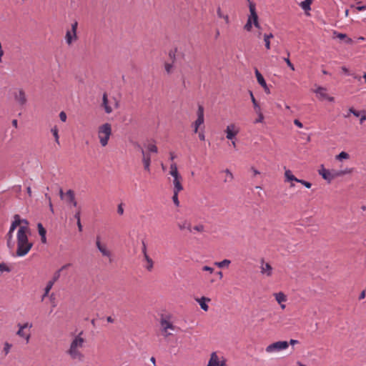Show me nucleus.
I'll return each instance as SVG.
<instances>
[{
  "mask_svg": "<svg viewBox=\"0 0 366 366\" xmlns=\"http://www.w3.org/2000/svg\"><path fill=\"white\" fill-rule=\"evenodd\" d=\"M86 343V339L83 331L79 332L78 334H72L69 346L66 353L72 360L82 362L85 359L83 350Z\"/></svg>",
  "mask_w": 366,
  "mask_h": 366,
  "instance_id": "f257e3e1",
  "label": "nucleus"
},
{
  "mask_svg": "<svg viewBox=\"0 0 366 366\" xmlns=\"http://www.w3.org/2000/svg\"><path fill=\"white\" fill-rule=\"evenodd\" d=\"M30 229L28 226L22 225L19 227L16 233V256L24 257L27 254L33 247V243L29 241L28 235Z\"/></svg>",
  "mask_w": 366,
  "mask_h": 366,
  "instance_id": "f03ea898",
  "label": "nucleus"
},
{
  "mask_svg": "<svg viewBox=\"0 0 366 366\" xmlns=\"http://www.w3.org/2000/svg\"><path fill=\"white\" fill-rule=\"evenodd\" d=\"M352 172V169H345L344 170H332L325 169L323 165L319 169L318 173L322 177L327 181L329 183L331 182L334 179L341 177Z\"/></svg>",
  "mask_w": 366,
  "mask_h": 366,
  "instance_id": "7ed1b4c3",
  "label": "nucleus"
},
{
  "mask_svg": "<svg viewBox=\"0 0 366 366\" xmlns=\"http://www.w3.org/2000/svg\"><path fill=\"white\" fill-rule=\"evenodd\" d=\"M97 134L101 146L103 147H106L112 135V125L109 123L100 125L98 127Z\"/></svg>",
  "mask_w": 366,
  "mask_h": 366,
  "instance_id": "20e7f679",
  "label": "nucleus"
},
{
  "mask_svg": "<svg viewBox=\"0 0 366 366\" xmlns=\"http://www.w3.org/2000/svg\"><path fill=\"white\" fill-rule=\"evenodd\" d=\"M249 7L250 15L249 16L247 21L244 25V29H246L247 31H250L252 30V24H254V26L256 28L260 29V25L258 21V16L256 12L255 5L253 3L249 2Z\"/></svg>",
  "mask_w": 366,
  "mask_h": 366,
  "instance_id": "39448f33",
  "label": "nucleus"
},
{
  "mask_svg": "<svg viewBox=\"0 0 366 366\" xmlns=\"http://www.w3.org/2000/svg\"><path fill=\"white\" fill-rule=\"evenodd\" d=\"M119 106V100L116 97H113L109 99L107 93L103 94L102 107L104 108V112L107 114H111L113 110L114 109H117Z\"/></svg>",
  "mask_w": 366,
  "mask_h": 366,
  "instance_id": "423d86ee",
  "label": "nucleus"
},
{
  "mask_svg": "<svg viewBox=\"0 0 366 366\" xmlns=\"http://www.w3.org/2000/svg\"><path fill=\"white\" fill-rule=\"evenodd\" d=\"M289 347V343L287 341H277L267 345L265 351L268 354H273L280 351L287 350Z\"/></svg>",
  "mask_w": 366,
  "mask_h": 366,
  "instance_id": "0eeeda50",
  "label": "nucleus"
},
{
  "mask_svg": "<svg viewBox=\"0 0 366 366\" xmlns=\"http://www.w3.org/2000/svg\"><path fill=\"white\" fill-rule=\"evenodd\" d=\"M78 27V22L74 21L71 24V29L67 30L65 35V41L67 45H71L74 41L78 39L76 31Z\"/></svg>",
  "mask_w": 366,
  "mask_h": 366,
  "instance_id": "6e6552de",
  "label": "nucleus"
},
{
  "mask_svg": "<svg viewBox=\"0 0 366 366\" xmlns=\"http://www.w3.org/2000/svg\"><path fill=\"white\" fill-rule=\"evenodd\" d=\"M96 246L98 248L99 251L101 252L102 256L107 257L110 262H112V252L108 248L107 245L104 243L101 242L99 237L97 238L96 240Z\"/></svg>",
  "mask_w": 366,
  "mask_h": 366,
  "instance_id": "1a4fd4ad",
  "label": "nucleus"
},
{
  "mask_svg": "<svg viewBox=\"0 0 366 366\" xmlns=\"http://www.w3.org/2000/svg\"><path fill=\"white\" fill-rule=\"evenodd\" d=\"M17 326L19 327V330L16 332V335L19 337L25 339L26 343H28L29 342V340H30L31 335H30L29 332H25V329H26V328H29V329L31 328L32 327V324L29 323V322H25L23 325L18 324Z\"/></svg>",
  "mask_w": 366,
  "mask_h": 366,
  "instance_id": "9d476101",
  "label": "nucleus"
},
{
  "mask_svg": "<svg viewBox=\"0 0 366 366\" xmlns=\"http://www.w3.org/2000/svg\"><path fill=\"white\" fill-rule=\"evenodd\" d=\"M239 127L234 123L229 124L227 126L224 132L226 134V138L229 140L235 139L236 136L239 132Z\"/></svg>",
  "mask_w": 366,
  "mask_h": 366,
  "instance_id": "9b49d317",
  "label": "nucleus"
},
{
  "mask_svg": "<svg viewBox=\"0 0 366 366\" xmlns=\"http://www.w3.org/2000/svg\"><path fill=\"white\" fill-rule=\"evenodd\" d=\"M13 96H14L15 102L18 104H19L21 106H24L26 104V103L27 102V99H26V93L23 89L19 88V89H15L13 92Z\"/></svg>",
  "mask_w": 366,
  "mask_h": 366,
  "instance_id": "f8f14e48",
  "label": "nucleus"
},
{
  "mask_svg": "<svg viewBox=\"0 0 366 366\" xmlns=\"http://www.w3.org/2000/svg\"><path fill=\"white\" fill-rule=\"evenodd\" d=\"M207 366H227L226 360L223 357H219L216 352H212Z\"/></svg>",
  "mask_w": 366,
  "mask_h": 366,
  "instance_id": "ddd939ff",
  "label": "nucleus"
},
{
  "mask_svg": "<svg viewBox=\"0 0 366 366\" xmlns=\"http://www.w3.org/2000/svg\"><path fill=\"white\" fill-rule=\"evenodd\" d=\"M197 119L193 124L194 132L197 133L199 127L204 124V107L202 105H199L198 110L197 112Z\"/></svg>",
  "mask_w": 366,
  "mask_h": 366,
  "instance_id": "4468645a",
  "label": "nucleus"
},
{
  "mask_svg": "<svg viewBox=\"0 0 366 366\" xmlns=\"http://www.w3.org/2000/svg\"><path fill=\"white\" fill-rule=\"evenodd\" d=\"M161 329L164 337H168L172 335L169 330L174 331L175 326L169 320L162 319L160 322Z\"/></svg>",
  "mask_w": 366,
  "mask_h": 366,
  "instance_id": "2eb2a0df",
  "label": "nucleus"
},
{
  "mask_svg": "<svg viewBox=\"0 0 366 366\" xmlns=\"http://www.w3.org/2000/svg\"><path fill=\"white\" fill-rule=\"evenodd\" d=\"M313 92L317 95L318 98L320 100L327 99L329 102H334L335 99L332 97H330L327 93V89L325 87L322 86H317L315 89L313 90Z\"/></svg>",
  "mask_w": 366,
  "mask_h": 366,
  "instance_id": "dca6fc26",
  "label": "nucleus"
},
{
  "mask_svg": "<svg viewBox=\"0 0 366 366\" xmlns=\"http://www.w3.org/2000/svg\"><path fill=\"white\" fill-rule=\"evenodd\" d=\"M259 268L260 272L262 275H264L267 277H269L272 275L273 268L272 265L268 262H265L263 259H261Z\"/></svg>",
  "mask_w": 366,
  "mask_h": 366,
  "instance_id": "f3484780",
  "label": "nucleus"
},
{
  "mask_svg": "<svg viewBox=\"0 0 366 366\" xmlns=\"http://www.w3.org/2000/svg\"><path fill=\"white\" fill-rule=\"evenodd\" d=\"M172 177V183L173 184V189L176 190H183L184 187L182 185L183 178L182 175L179 173L174 174L171 175Z\"/></svg>",
  "mask_w": 366,
  "mask_h": 366,
  "instance_id": "a211bd4d",
  "label": "nucleus"
},
{
  "mask_svg": "<svg viewBox=\"0 0 366 366\" xmlns=\"http://www.w3.org/2000/svg\"><path fill=\"white\" fill-rule=\"evenodd\" d=\"M142 154V162L144 164V168L146 171L150 172V164H151V157L150 154L144 151L143 149H141Z\"/></svg>",
  "mask_w": 366,
  "mask_h": 366,
  "instance_id": "6ab92c4d",
  "label": "nucleus"
},
{
  "mask_svg": "<svg viewBox=\"0 0 366 366\" xmlns=\"http://www.w3.org/2000/svg\"><path fill=\"white\" fill-rule=\"evenodd\" d=\"M14 220L12 222L10 229L11 231H14L15 229L19 226L26 225L28 226V222L26 219H21L19 214H15Z\"/></svg>",
  "mask_w": 366,
  "mask_h": 366,
  "instance_id": "aec40b11",
  "label": "nucleus"
},
{
  "mask_svg": "<svg viewBox=\"0 0 366 366\" xmlns=\"http://www.w3.org/2000/svg\"><path fill=\"white\" fill-rule=\"evenodd\" d=\"M274 297L275 298V300L278 302V304L280 305V307L284 310L286 307V305L283 304L284 302H287V297L285 293L282 292H279L277 293H274Z\"/></svg>",
  "mask_w": 366,
  "mask_h": 366,
  "instance_id": "412c9836",
  "label": "nucleus"
},
{
  "mask_svg": "<svg viewBox=\"0 0 366 366\" xmlns=\"http://www.w3.org/2000/svg\"><path fill=\"white\" fill-rule=\"evenodd\" d=\"M66 201L71 203L74 207H76L77 202L75 199V194L73 190L69 189L65 193Z\"/></svg>",
  "mask_w": 366,
  "mask_h": 366,
  "instance_id": "4be33fe9",
  "label": "nucleus"
},
{
  "mask_svg": "<svg viewBox=\"0 0 366 366\" xmlns=\"http://www.w3.org/2000/svg\"><path fill=\"white\" fill-rule=\"evenodd\" d=\"M210 300H211L209 298L205 297L196 299V301L199 303L201 308L205 312L208 311L209 310V306L207 305V302H210Z\"/></svg>",
  "mask_w": 366,
  "mask_h": 366,
  "instance_id": "5701e85b",
  "label": "nucleus"
},
{
  "mask_svg": "<svg viewBox=\"0 0 366 366\" xmlns=\"http://www.w3.org/2000/svg\"><path fill=\"white\" fill-rule=\"evenodd\" d=\"M177 225L179 229L181 231L187 229L190 232H192L191 225L186 219H182V220L178 222L177 223Z\"/></svg>",
  "mask_w": 366,
  "mask_h": 366,
  "instance_id": "b1692460",
  "label": "nucleus"
},
{
  "mask_svg": "<svg viewBox=\"0 0 366 366\" xmlns=\"http://www.w3.org/2000/svg\"><path fill=\"white\" fill-rule=\"evenodd\" d=\"M13 232L14 231H11V229H9V231L6 236L7 247L10 249H13L15 246V242L13 240Z\"/></svg>",
  "mask_w": 366,
  "mask_h": 366,
  "instance_id": "393cba45",
  "label": "nucleus"
},
{
  "mask_svg": "<svg viewBox=\"0 0 366 366\" xmlns=\"http://www.w3.org/2000/svg\"><path fill=\"white\" fill-rule=\"evenodd\" d=\"M54 284V281H49L44 288V292L41 297V301L43 302L44 299L49 296V292L51 290L53 285Z\"/></svg>",
  "mask_w": 366,
  "mask_h": 366,
  "instance_id": "a878e982",
  "label": "nucleus"
},
{
  "mask_svg": "<svg viewBox=\"0 0 366 366\" xmlns=\"http://www.w3.org/2000/svg\"><path fill=\"white\" fill-rule=\"evenodd\" d=\"M274 37L273 34L272 33L269 34H264L263 35V40L264 42L265 48L269 50L271 48L270 45V39Z\"/></svg>",
  "mask_w": 366,
  "mask_h": 366,
  "instance_id": "bb28decb",
  "label": "nucleus"
},
{
  "mask_svg": "<svg viewBox=\"0 0 366 366\" xmlns=\"http://www.w3.org/2000/svg\"><path fill=\"white\" fill-rule=\"evenodd\" d=\"M285 181L287 182H298L299 179H297L295 175L292 174V172L290 169H287L285 172Z\"/></svg>",
  "mask_w": 366,
  "mask_h": 366,
  "instance_id": "cd10ccee",
  "label": "nucleus"
},
{
  "mask_svg": "<svg viewBox=\"0 0 366 366\" xmlns=\"http://www.w3.org/2000/svg\"><path fill=\"white\" fill-rule=\"evenodd\" d=\"M249 95L251 97L254 112H259V111L262 110L259 104L257 102L256 99L254 98L252 92L249 91Z\"/></svg>",
  "mask_w": 366,
  "mask_h": 366,
  "instance_id": "c85d7f7f",
  "label": "nucleus"
},
{
  "mask_svg": "<svg viewBox=\"0 0 366 366\" xmlns=\"http://www.w3.org/2000/svg\"><path fill=\"white\" fill-rule=\"evenodd\" d=\"M164 70L167 74H171L174 72V61L169 63V62H165L164 64Z\"/></svg>",
  "mask_w": 366,
  "mask_h": 366,
  "instance_id": "c756f323",
  "label": "nucleus"
},
{
  "mask_svg": "<svg viewBox=\"0 0 366 366\" xmlns=\"http://www.w3.org/2000/svg\"><path fill=\"white\" fill-rule=\"evenodd\" d=\"M71 266V264L70 263H68V264H66L64 265H63L55 274H54V279L51 280V281H54V282L59 278L60 277V273L61 272H62L64 269H66V268H68L69 267Z\"/></svg>",
  "mask_w": 366,
  "mask_h": 366,
  "instance_id": "7c9ffc66",
  "label": "nucleus"
},
{
  "mask_svg": "<svg viewBox=\"0 0 366 366\" xmlns=\"http://www.w3.org/2000/svg\"><path fill=\"white\" fill-rule=\"evenodd\" d=\"M255 76L257 77V82L261 86H265L266 81L264 80L263 76L261 74V73L257 69H255Z\"/></svg>",
  "mask_w": 366,
  "mask_h": 366,
  "instance_id": "2f4dec72",
  "label": "nucleus"
},
{
  "mask_svg": "<svg viewBox=\"0 0 366 366\" xmlns=\"http://www.w3.org/2000/svg\"><path fill=\"white\" fill-rule=\"evenodd\" d=\"M148 153H157L158 152V148L154 143H149L146 146Z\"/></svg>",
  "mask_w": 366,
  "mask_h": 366,
  "instance_id": "473e14b6",
  "label": "nucleus"
},
{
  "mask_svg": "<svg viewBox=\"0 0 366 366\" xmlns=\"http://www.w3.org/2000/svg\"><path fill=\"white\" fill-rule=\"evenodd\" d=\"M182 190H176V189H173V197H172V201L174 202V204L177 206V207H179V199H178V194L180 192H182Z\"/></svg>",
  "mask_w": 366,
  "mask_h": 366,
  "instance_id": "72a5a7b5",
  "label": "nucleus"
},
{
  "mask_svg": "<svg viewBox=\"0 0 366 366\" xmlns=\"http://www.w3.org/2000/svg\"><path fill=\"white\" fill-rule=\"evenodd\" d=\"M217 14L219 18L223 19L227 24H229V19L228 15L223 14L220 8L217 9Z\"/></svg>",
  "mask_w": 366,
  "mask_h": 366,
  "instance_id": "f704fd0d",
  "label": "nucleus"
},
{
  "mask_svg": "<svg viewBox=\"0 0 366 366\" xmlns=\"http://www.w3.org/2000/svg\"><path fill=\"white\" fill-rule=\"evenodd\" d=\"M312 4V0H305L300 3V6L305 11L310 10V5Z\"/></svg>",
  "mask_w": 366,
  "mask_h": 366,
  "instance_id": "c9c22d12",
  "label": "nucleus"
},
{
  "mask_svg": "<svg viewBox=\"0 0 366 366\" xmlns=\"http://www.w3.org/2000/svg\"><path fill=\"white\" fill-rule=\"evenodd\" d=\"M231 263V261L229 259H224L222 262H216L214 264L217 266L219 268H222L224 267H228Z\"/></svg>",
  "mask_w": 366,
  "mask_h": 366,
  "instance_id": "e433bc0d",
  "label": "nucleus"
},
{
  "mask_svg": "<svg viewBox=\"0 0 366 366\" xmlns=\"http://www.w3.org/2000/svg\"><path fill=\"white\" fill-rule=\"evenodd\" d=\"M51 133H52V134H53V136H54V139H55V142H56L58 144H59V129H58L57 127H56V126H55V127H54L53 128H51Z\"/></svg>",
  "mask_w": 366,
  "mask_h": 366,
  "instance_id": "4c0bfd02",
  "label": "nucleus"
},
{
  "mask_svg": "<svg viewBox=\"0 0 366 366\" xmlns=\"http://www.w3.org/2000/svg\"><path fill=\"white\" fill-rule=\"evenodd\" d=\"M350 158V155L346 152H341L338 155L335 157V159L339 161H342L343 159H347Z\"/></svg>",
  "mask_w": 366,
  "mask_h": 366,
  "instance_id": "58836bf2",
  "label": "nucleus"
},
{
  "mask_svg": "<svg viewBox=\"0 0 366 366\" xmlns=\"http://www.w3.org/2000/svg\"><path fill=\"white\" fill-rule=\"evenodd\" d=\"M349 112L350 114H352L354 116H355L357 117H360L362 114H366L365 110L357 111V110H355L353 107H351L349 109Z\"/></svg>",
  "mask_w": 366,
  "mask_h": 366,
  "instance_id": "ea45409f",
  "label": "nucleus"
},
{
  "mask_svg": "<svg viewBox=\"0 0 366 366\" xmlns=\"http://www.w3.org/2000/svg\"><path fill=\"white\" fill-rule=\"evenodd\" d=\"M192 232H197L202 233L204 232V226L202 224H197L192 228Z\"/></svg>",
  "mask_w": 366,
  "mask_h": 366,
  "instance_id": "a19ab883",
  "label": "nucleus"
},
{
  "mask_svg": "<svg viewBox=\"0 0 366 366\" xmlns=\"http://www.w3.org/2000/svg\"><path fill=\"white\" fill-rule=\"evenodd\" d=\"M169 173L170 175L179 173V171H178V169H177V164L175 162H172L170 164L169 172Z\"/></svg>",
  "mask_w": 366,
  "mask_h": 366,
  "instance_id": "79ce46f5",
  "label": "nucleus"
},
{
  "mask_svg": "<svg viewBox=\"0 0 366 366\" xmlns=\"http://www.w3.org/2000/svg\"><path fill=\"white\" fill-rule=\"evenodd\" d=\"M224 172L226 173V177L224 179L225 182H230L232 181L234 177L232 173L228 169H225Z\"/></svg>",
  "mask_w": 366,
  "mask_h": 366,
  "instance_id": "37998d69",
  "label": "nucleus"
},
{
  "mask_svg": "<svg viewBox=\"0 0 366 366\" xmlns=\"http://www.w3.org/2000/svg\"><path fill=\"white\" fill-rule=\"evenodd\" d=\"M255 113L257 114V118L254 121V124L262 123L264 117L263 113L262 112V110L259 111V112H255Z\"/></svg>",
  "mask_w": 366,
  "mask_h": 366,
  "instance_id": "c03bdc74",
  "label": "nucleus"
},
{
  "mask_svg": "<svg viewBox=\"0 0 366 366\" xmlns=\"http://www.w3.org/2000/svg\"><path fill=\"white\" fill-rule=\"evenodd\" d=\"M12 345L11 344L6 342L4 344V350L3 351L5 353V355H6L9 352H10V350L11 348Z\"/></svg>",
  "mask_w": 366,
  "mask_h": 366,
  "instance_id": "a18cd8bd",
  "label": "nucleus"
},
{
  "mask_svg": "<svg viewBox=\"0 0 366 366\" xmlns=\"http://www.w3.org/2000/svg\"><path fill=\"white\" fill-rule=\"evenodd\" d=\"M38 231L40 236L46 235V229L44 228L41 223L38 224Z\"/></svg>",
  "mask_w": 366,
  "mask_h": 366,
  "instance_id": "49530a36",
  "label": "nucleus"
},
{
  "mask_svg": "<svg viewBox=\"0 0 366 366\" xmlns=\"http://www.w3.org/2000/svg\"><path fill=\"white\" fill-rule=\"evenodd\" d=\"M0 272H10L9 267L4 263H0Z\"/></svg>",
  "mask_w": 366,
  "mask_h": 366,
  "instance_id": "de8ad7c7",
  "label": "nucleus"
},
{
  "mask_svg": "<svg viewBox=\"0 0 366 366\" xmlns=\"http://www.w3.org/2000/svg\"><path fill=\"white\" fill-rule=\"evenodd\" d=\"M298 182L301 183L302 185H304L305 187H307L308 189L311 188V187H312V184L310 182H307L303 179H299Z\"/></svg>",
  "mask_w": 366,
  "mask_h": 366,
  "instance_id": "09e8293b",
  "label": "nucleus"
},
{
  "mask_svg": "<svg viewBox=\"0 0 366 366\" xmlns=\"http://www.w3.org/2000/svg\"><path fill=\"white\" fill-rule=\"evenodd\" d=\"M202 271L208 272L210 274L214 272V269L209 266H204V267H202Z\"/></svg>",
  "mask_w": 366,
  "mask_h": 366,
  "instance_id": "8fccbe9b",
  "label": "nucleus"
},
{
  "mask_svg": "<svg viewBox=\"0 0 366 366\" xmlns=\"http://www.w3.org/2000/svg\"><path fill=\"white\" fill-rule=\"evenodd\" d=\"M59 118L61 119V121H62L63 122H65L66 121V114L64 112H61L59 113Z\"/></svg>",
  "mask_w": 366,
  "mask_h": 366,
  "instance_id": "3c124183",
  "label": "nucleus"
},
{
  "mask_svg": "<svg viewBox=\"0 0 366 366\" xmlns=\"http://www.w3.org/2000/svg\"><path fill=\"white\" fill-rule=\"evenodd\" d=\"M45 197L46 199H48L49 201V208H50V210L54 212V209H53V205H52V203H51V197L49 194H45Z\"/></svg>",
  "mask_w": 366,
  "mask_h": 366,
  "instance_id": "603ef678",
  "label": "nucleus"
},
{
  "mask_svg": "<svg viewBox=\"0 0 366 366\" xmlns=\"http://www.w3.org/2000/svg\"><path fill=\"white\" fill-rule=\"evenodd\" d=\"M285 62L287 63V66L292 70L294 71L295 70V66L294 65L292 64V62L290 61V60L289 59V58H285Z\"/></svg>",
  "mask_w": 366,
  "mask_h": 366,
  "instance_id": "864d4df0",
  "label": "nucleus"
},
{
  "mask_svg": "<svg viewBox=\"0 0 366 366\" xmlns=\"http://www.w3.org/2000/svg\"><path fill=\"white\" fill-rule=\"evenodd\" d=\"M117 213L120 215H122L124 214V208L122 207V204H120L118 205V207H117Z\"/></svg>",
  "mask_w": 366,
  "mask_h": 366,
  "instance_id": "5fc2aeb1",
  "label": "nucleus"
},
{
  "mask_svg": "<svg viewBox=\"0 0 366 366\" xmlns=\"http://www.w3.org/2000/svg\"><path fill=\"white\" fill-rule=\"evenodd\" d=\"M365 121H366V114H362L360 119V124H363Z\"/></svg>",
  "mask_w": 366,
  "mask_h": 366,
  "instance_id": "6e6d98bb",
  "label": "nucleus"
},
{
  "mask_svg": "<svg viewBox=\"0 0 366 366\" xmlns=\"http://www.w3.org/2000/svg\"><path fill=\"white\" fill-rule=\"evenodd\" d=\"M80 215H81V212L80 210L79 209L74 214V218L76 219V222L77 221H80Z\"/></svg>",
  "mask_w": 366,
  "mask_h": 366,
  "instance_id": "4d7b16f0",
  "label": "nucleus"
},
{
  "mask_svg": "<svg viewBox=\"0 0 366 366\" xmlns=\"http://www.w3.org/2000/svg\"><path fill=\"white\" fill-rule=\"evenodd\" d=\"M294 124L299 128L303 127V124L298 119H295Z\"/></svg>",
  "mask_w": 366,
  "mask_h": 366,
  "instance_id": "13d9d810",
  "label": "nucleus"
},
{
  "mask_svg": "<svg viewBox=\"0 0 366 366\" xmlns=\"http://www.w3.org/2000/svg\"><path fill=\"white\" fill-rule=\"evenodd\" d=\"M365 296H366V290H363V291L360 294L359 300H362L365 299Z\"/></svg>",
  "mask_w": 366,
  "mask_h": 366,
  "instance_id": "bf43d9fd",
  "label": "nucleus"
},
{
  "mask_svg": "<svg viewBox=\"0 0 366 366\" xmlns=\"http://www.w3.org/2000/svg\"><path fill=\"white\" fill-rule=\"evenodd\" d=\"M4 56V51L2 49L1 43L0 42V63L2 62V56Z\"/></svg>",
  "mask_w": 366,
  "mask_h": 366,
  "instance_id": "052dcab7",
  "label": "nucleus"
},
{
  "mask_svg": "<svg viewBox=\"0 0 366 366\" xmlns=\"http://www.w3.org/2000/svg\"><path fill=\"white\" fill-rule=\"evenodd\" d=\"M288 343H289V345H295L298 344V343H299V341H298V340H297L291 339V340H290V342H288Z\"/></svg>",
  "mask_w": 366,
  "mask_h": 366,
  "instance_id": "680f3d73",
  "label": "nucleus"
},
{
  "mask_svg": "<svg viewBox=\"0 0 366 366\" xmlns=\"http://www.w3.org/2000/svg\"><path fill=\"white\" fill-rule=\"evenodd\" d=\"M199 138L202 141H204L205 139V135H204V132H199Z\"/></svg>",
  "mask_w": 366,
  "mask_h": 366,
  "instance_id": "e2e57ef3",
  "label": "nucleus"
},
{
  "mask_svg": "<svg viewBox=\"0 0 366 366\" xmlns=\"http://www.w3.org/2000/svg\"><path fill=\"white\" fill-rule=\"evenodd\" d=\"M264 90V92L267 93V94H269L270 93V90L269 89V87L267 86V83L265 84V86H262Z\"/></svg>",
  "mask_w": 366,
  "mask_h": 366,
  "instance_id": "0e129e2a",
  "label": "nucleus"
},
{
  "mask_svg": "<svg viewBox=\"0 0 366 366\" xmlns=\"http://www.w3.org/2000/svg\"><path fill=\"white\" fill-rule=\"evenodd\" d=\"M77 226H78L79 231L81 232L82 231V225H81V220L80 221H77Z\"/></svg>",
  "mask_w": 366,
  "mask_h": 366,
  "instance_id": "69168bd1",
  "label": "nucleus"
},
{
  "mask_svg": "<svg viewBox=\"0 0 366 366\" xmlns=\"http://www.w3.org/2000/svg\"><path fill=\"white\" fill-rule=\"evenodd\" d=\"M357 9L358 11H364L366 9V6H357Z\"/></svg>",
  "mask_w": 366,
  "mask_h": 366,
  "instance_id": "338daca9",
  "label": "nucleus"
},
{
  "mask_svg": "<svg viewBox=\"0 0 366 366\" xmlns=\"http://www.w3.org/2000/svg\"><path fill=\"white\" fill-rule=\"evenodd\" d=\"M217 275L219 277V278L221 280L223 277V273L221 271L217 272Z\"/></svg>",
  "mask_w": 366,
  "mask_h": 366,
  "instance_id": "774afa93",
  "label": "nucleus"
}]
</instances>
